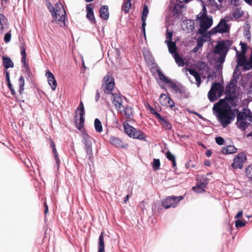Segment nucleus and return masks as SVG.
<instances>
[{
    "label": "nucleus",
    "instance_id": "79ce46f5",
    "mask_svg": "<svg viewBox=\"0 0 252 252\" xmlns=\"http://www.w3.org/2000/svg\"><path fill=\"white\" fill-rule=\"evenodd\" d=\"M47 6L48 9V10L51 13L52 16L53 18L56 17V12L55 10V7L53 6L50 1H48L47 2Z\"/></svg>",
    "mask_w": 252,
    "mask_h": 252
},
{
    "label": "nucleus",
    "instance_id": "c85d7f7f",
    "mask_svg": "<svg viewBox=\"0 0 252 252\" xmlns=\"http://www.w3.org/2000/svg\"><path fill=\"white\" fill-rule=\"evenodd\" d=\"M146 135L145 133L140 130L136 129L134 132L133 133V136L132 138H135L139 140H146Z\"/></svg>",
    "mask_w": 252,
    "mask_h": 252
},
{
    "label": "nucleus",
    "instance_id": "8fccbe9b",
    "mask_svg": "<svg viewBox=\"0 0 252 252\" xmlns=\"http://www.w3.org/2000/svg\"><path fill=\"white\" fill-rule=\"evenodd\" d=\"M160 165L159 159L154 158L153 162L152 167L154 170L156 171L159 168Z\"/></svg>",
    "mask_w": 252,
    "mask_h": 252
},
{
    "label": "nucleus",
    "instance_id": "de8ad7c7",
    "mask_svg": "<svg viewBox=\"0 0 252 252\" xmlns=\"http://www.w3.org/2000/svg\"><path fill=\"white\" fill-rule=\"evenodd\" d=\"M202 9L201 12L199 13V15L200 16L199 17H209L207 15V9L206 8L205 4L203 2H202Z\"/></svg>",
    "mask_w": 252,
    "mask_h": 252
},
{
    "label": "nucleus",
    "instance_id": "a878e982",
    "mask_svg": "<svg viewBox=\"0 0 252 252\" xmlns=\"http://www.w3.org/2000/svg\"><path fill=\"white\" fill-rule=\"evenodd\" d=\"M237 52V67L238 66H244L246 64L247 61L246 57L245 54L244 55H241V54H239V52L238 51H236Z\"/></svg>",
    "mask_w": 252,
    "mask_h": 252
},
{
    "label": "nucleus",
    "instance_id": "338daca9",
    "mask_svg": "<svg viewBox=\"0 0 252 252\" xmlns=\"http://www.w3.org/2000/svg\"><path fill=\"white\" fill-rule=\"evenodd\" d=\"M225 57L226 55H220V56L217 59L216 62L219 63V66H220V64H222L224 63Z\"/></svg>",
    "mask_w": 252,
    "mask_h": 252
},
{
    "label": "nucleus",
    "instance_id": "a18cd8bd",
    "mask_svg": "<svg viewBox=\"0 0 252 252\" xmlns=\"http://www.w3.org/2000/svg\"><path fill=\"white\" fill-rule=\"evenodd\" d=\"M85 113H79L80 119H79V126L77 127L79 130H80L84 126L85 122Z\"/></svg>",
    "mask_w": 252,
    "mask_h": 252
},
{
    "label": "nucleus",
    "instance_id": "1a4fd4ad",
    "mask_svg": "<svg viewBox=\"0 0 252 252\" xmlns=\"http://www.w3.org/2000/svg\"><path fill=\"white\" fill-rule=\"evenodd\" d=\"M111 100L112 103L115 106L118 111H120L121 108L123 107V98L126 99V98L122 96L120 93H112L111 94Z\"/></svg>",
    "mask_w": 252,
    "mask_h": 252
},
{
    "label": "nucleus",
    "instance_id": "6e6552de",
    "mask_svg": "<svg viewBox=\"0 0 252 252\" xmlns=\"http://www.w3.org/2000/svg\"><path fill=\"white\" fill-rule=\"evenodd\" d=\"M183 199V196H171L167 197L162 202V206L165 209L175 207L178 202Z\"/></svg>",
    "mask_w": 252,
    "mask_h": 252
},
{
    "label": "nucleus",
    "instance_id": "5701e85b",
    "mask_svg": "<svg viewBox=\"0 0 252 252\" xmlns=\"http://www.w3.org/2000/svg\"><path fill=\"white\" fill-rule=\"evenodd\" d=\"M59 16L60 17L58 19L57 18V17L53 18V20L52 21V22L56 21L61 27H63L65 26V18H66V13L65 12H64V14L62 13V14H61V15Z\"/></svg>",
    "mask_w": 252,
    "mask_h": 252
},
{
    "label": "nucleus",
    "instance_id": "c9c22d12",
    "mask_svg": "<svg viewBox=\"0 0 252 252\" xmlns=\"http://www.w3.org/2000/svg\"><path fill=\"white\" fill-rule=\"evenodd\" d=\"M182 8V5L180 4H175L173 8L172 12L174 14V15L176 17H179L182 13L181 9Z\"/></svg>",
    "mask_w": 252,
    "mask_h": 252
},
{
    "label": "nucleus",
    "instance_id": "393cba45",
    "mask_svg": "<svg viewBox=\"0 0 252 252\" xmlns=\"http://www.w3.org/2000/svg\"><path fill=\"white\" fill-rule=\"evenodd\" d=\"M173 57L175 60L176 63L179 66H183L185 65V62L184 60L183 59V58L177 53L176 52V50L174 49L173 48Z\"/></svg>",
    "mask_w": 252,
    "mask_h": 252
},
{
    "label": "nucleus",
    "instance_id": "9d476101",
    "mask_svg": "<svg viewBox=\"0 0 252 252\" xmlns=\"http://www.w3.org/2000/svg\"><path fill=\"white\" fill-rule=\"evenodd\" d=\"M246 159V155L243 152L240 153L234 158L233 162L231 164V167L233 169H241Z\"/></svg>",
    "mask_w": 252,
    "mask_h": 252
},
{
    "label": "nucleus",
    "instance_id": "f704fd0d",
    "mask_svg": "<svg viewBox=\"0 0 252 252\" xmlns=\"http://www.w3.org/2000/svg\"><path fill=\"white\" fill-rule=\"evenodd\" d=\"M131 6V0H125L121 7V10L124 14H126L129 10V8Z\"/></svg>",
    "mask_w": 252,
    "mask_h": 252
},
{
    "label": "nucleus",
    "instance_id": "49530a36",
    "mask_svg": "<svg viewBox=\"0 0 252 252\" xmlns=\"http://www.w3.org/2000/svg\"><path fill=\"white\" fill-rule=\"evenodd\" d=\"M234 86L233 81H231L229 83L226 85V88H225V94L228 95L229 94H231L232 93V89Z\"/></svg>",
    "mask_w": 252,
    "mask_h": 252
},
{
    "label": "nucleus",
    "instance_id": "b1692460",
    "mask_svg": "<svg viewBox=\"0 0 252 252\" xmlns=\"http://www.w3.org/2000/svg\"><path fill=\"white\" fill-rule=\"evenodd\" d=\"M2 59V65L6 69L14 67V63L9 57L3 56Z\"/></svg>",
    "mask_w": 252,
    "mask_h": 252
},
{
    "label": "nucleus",
    "instance_id": "39448f33",
    "mask_svg": "<svg viewBox=\"0 0 252 252\" xmlns=\"http://www.w3.org/2000/svg\"><path fill=\"white\" fill-rule=\"evenodd\" d=\"M115 85L114 79L107 73L103 79V84L102 87L104 92L107 94H110L112 93Z\"/></svg>",
    "mask_w": 252,
    "mask_h": 252
},
{
    "label": "nucleus",
    "instance_id": "72a5a7b5",
    "mask_svg": "<svg viewBox=\"0 0 252 252\" xmlns=\"http://www.w3.org/2000/svg\"><path fill=\"white\" fill-rule=\"evenodd\" d=\"M98 252H105L103 233H101L98 238Z\"/></svg>",
    "mask_w": 252,
    "mask_h": 252
},
{
    "label": "nucleus",
    "instance_id": "2f4dec72",
    "mask_svg": "<svg viewBox=\"0 0 252 252\" xmlns=\"http://www.w3.org/2000/svg\"><path fill=\"white\" fill-rule=\"evenodd\" d=\"M184 25H186L188 32H192L194 29V23L193 21L190 19H187L184 21Z\"/></svg>",
    "mask_w": 252,
    "mask_h": 252
},
{
    "label": "nucleus",
    "instance_id": "cd10ccee",
    "mask_svg": "<svg viewBox=\"0 0 252 252\" xmlns=\"http://www.w3.org/2000/svg\"><path fill=\"white\" fill-rule=\"evenodd\" d=\"M146 135L145 133L140 130L136 129L134 132L133 133V136L132 138H135L139 140H146Z\"/></svg>",
    "mask_w": 252,
    "mask_h": 252
},
{
    "label": "nucleus",
    "instance_id": "0e129e2a",
    "mask_svg": "<svg viewBox=\"0 0 252 252\" xmlns=\"http://www.w3.org/2000/svg\"><path fill=\"white\" fill-rule=\"evenodd\" d=\"M201 75V74H200V73H198L194 76L195 81H196V85L197 87H199L200 86V84L202 82Z\"/></svg>",
    "mask_w": 252,
    "mask_h": 252
},
{
    "label": "nucleus",
    "instance_id": "f8f14e48",
    "mask_svg": "<svg viewBox=\"0 0 252 252\" xmlns=\"http://www.w3.org/2000/svg\"><path fill=\"white\" fill-rule=\"evenodd\" d=\"M172 89L175 93H179L181 94L182 98H188L190 96V93L189 90L181 84L178 85L175 83V84L172 85Z\"/></svg>",
    "mask_w": 252,
    "mask_h": 252
},
{
    "label": "nucleus",
    "instance_id": "e2e57ef3",
    "mask_svg": "<svg viewBox=\"0 0 252 252\" xmlns=\"http://www.w3.org/2000/svg\"><path fill=\"white\" fill-rule=\"evenodd\" d=\"M220 42L225 45V47L228 49V50L232 44V41L230 40H222Z\"/></svg>",
    "mask_w": 252,
    "mask_h": 252
},
{
    "label": "nucleus",
    "instance_id": "5fc2aeb1",
    "mask_svg": "<svg viewBox=\"0 0 252 252\" xmlns=\"http://www.w3.org/2000/svg\"><path fill=\"white\" fill-rule=\"evenodd\" d=\"M250 28V26L248 25H247V26L244 28V36L248 39L251 37Z\"/></svg>",
    "mask_w": 252,
    "mask_h": 252
},
{
    "label": "nucleus",
    "instance_id": "f03ea898",
    "mask_svg": "<svg viewBox=\"0 0 252 252\" xmlns=\"http://www.w3.org/2000/svg\"><path fill=\"white\" fill-rule=\"evenodd\" d=\"M237 115V124L238 127L243 130H245L248 127L250 123L247 122L248 120L250 122L252 121V114L250 109L244 108L243 112L236 113Z\"/></svg>",
    "mask_w": 252,
    "mask_h": 252
},
{
    "label": "nucleus",
    "instance_id": "680f3d73",
    "mask_svg": "<svg viewBox=\"0 0 252 252\" xmlns=\"http://www.w3.org/2000/svg\"><path fill=\"white\" fill-rule=\"evenodd\" d=\"M240 45H241V50H242V51H241V52L240 53L241 55H244V54L246 55V53L247 49V43H246L241 42L240 43Z\"/></svg>",
    "mask_w": 252,
    "mask_h": 252
},
{
    "label": "nucleus",
    "instance_id": "bb28decb",
    "mask_svg": "<svg viewBox=\"0 0 252 252\" xmlns=\"http://www.w3.org/2000/svg\"><path fill=\"white\" fill-rule=\"evenodd\" d=\"M124 128L125 132L130 137H132L133 136V133L134 132L136 128L131 126L127 123H124Z\"/></svg>",
    "mask_w": 252,
    "mask_h": 252
},
{
    "label": "nucleus",
    "instance_id": "9b49d317",
    "mask_svg": "<svg viewBox=\"0 0 252 252\" xmlns=\"http://www.w3.org/2000/svg\"><path fill=\"white\" fill-rule=\"evenodd\" d=\"M197 67L199 70L202 71L201 76L203 78H205L206 76L209 80L212 75L210 73V68L208 64L202 61L198 62L197 63Z\"/></svg>",
    "mask_w": 252,
    "mask_h": 252
},
{
    "label": "nucleus",
    "instance_id": "c756f323",
    "mask_svg": "<svg viewBox=\"0 0 252 252\" xmlns=\"http://www.w3.org/2000/svg\"><path fill=\"white\" fill-rule=\"evenodd\" d=\"M237 151V149L234 146L231 145L227 146L226 147H223L221 150V152L223 154H231L235 153Z\"/></svg>",
    "mask_w": 252,
    "mask_h": 252
},
{
    "label": "nucleus",
    "instance_id": "4be33fe9",
    "mask_svg": "<svg viewBox=\"0 0 252 252\" xmlns=\"http://www.w3.org/2000/svg\"><path fill=\"white\" fill-rule=\"evenodd\" d=\"M7 19L2 14H0V33H2L7 27Z\"/></svg>",
    "mask_w": 252,
    "mask_h": 252
},
{
    "label": "nucleus",
    "instance_id": "58836bf2",
    "mask_svg": "<svg viewBox=\"0 0 252 252\" xmlns=\"http://www.w3.org/2000/svg\"><path fill=\"white\" fill-rule=\"evenodd\" d=\"M206 187H204L199 183H197L196 185L193 187L192 189L193 191L197 193H203L205 191V188Z\"/></svg>",
    "mask_w": 252,
    "mask_h": 252
},
{
    "label": "nucleus",
    "instance_id": "ea45409f",
    "mask_svg": "<svg viewBox=\"0 0 252 252\" xmlns=\"http://www.w3.org/2000/svg\"><path fill=\"white\" fill-rule=\"evenodd\" d=\"M159 122L165 129L169 130L172 129V126L171 124L164 118H163Z\"/></svg>",
    "mask_w": 252,
    "mask_h": 252
},
{
    "label": "nucleus",
    "instance_id": "c03bdc74",
    "mask_svg": "<svg viewBox=\"0 0 252 252\" xmlns=\"http://www.w3.org/2000/svg\"><path fill=\"white\" fill-rule=\"evenodd\" d=\"M145 59L148 63L153 64L154 65V66L152 67V68L154 69L155 68V64L157 63H155L153 57L152 55L149 54L148 55H145Z\"/></svg>",
    "mask_w": 252,
    "mask_h": 252
},
{
    "label": "nucleus",
    "instance_id": "4c0bfd02",
    "mask_svg": "<svg viewBox=\"0 0 252 252\" xmlns=\"http://www.w3.org/2000/svg\"><path fill=\"white\" fill-rule=\"evenodd\" d=\"M94 125L95 129L97 132L100 133L102 131L103 128L102 126V124L98 119L96 118L94 120Z\"/></svg>",
    "mask_w": 252,
    "mask_h": 252
},
{
    "label": "nucleus",
    "instance_id": "20e7f679",
    "mask_svg": "<svg viewBox=\"0 0 252 252\" xmlns=\"http://www.w3.org/2000/svg\"><path fill=\"white\" fill-rule=\"evenodd\" d=\"M228 17H225L221 19L219 24L209 31V36H211L218 32L220 33H227L230 31V27L227 24Z\"/></svg>",
    "mask_w": 252,
    "mask_h": 252
},
{
    "label": "nucleus",
    "instance_id": "ddd939ff",
    "mask_svg": "<svg viewBox=\"0 0 252 252\" xmlns=\"http://www.w3.org/2000/svg\"><path fill=\"white\" fill-rule=\"evenodd\" d=\"M173 37V32L172 31L169 30L168 29L166 32V40L165 41V43L167 44L169 52L171 54H173V49H176V45L175 42H173L172 41Z\"/></svg>",
    "mask_w": 252,
    "mask_h": 252
},
{
    "label": "nucleus",
    "instance_id": "4468645a",
    "mask_svg": "<svg viewBox=\"0 0 252 252\" xmlns=\"http://www.w3.org/2000/svg\"><path fill=\"white\" fill-rule=\"evenodd\" d=\"M86 18L89 20L92 24H96V21L94 16V5L93 3L87 4L86 7Z\"/></svg>",
    "mask_w": 252,
    "mask_h": 252
},
{
    "label": "nucleus",
    "instance_id": "7ed1b4c3",
    "mask_svg": "<svg viewBox=\"0 0 252 252\" xmlns=\"http://www.w3.org/2000/svg\"><path fill=\"white\" fill-rule=\"evenodd\" d=\"M223 87L220 82L213 83L208 92V97L211 102H213L220 98L223 94Z\"/></svg>",
    "mask_w": 252,
    "mask_h": 252
},
{
    "label": "nucleus",
    "instance_id": "aec40b11",
    "mask_svg": "<svg viewBox=\"0 0 252 252\" xmlns=\"http://www.w3.org/2000/svg\"><path fill=\"white\" fill-rule=\"evenodd\" d=\"M50 146L52 149V153L54 154V158L56 161V163L57 166V168H59L60 160L59 158L58 154L56 148V145L52 139H50Z\"/></svg>",
    "mask_w": 252,
    "mask_h": 252
},
{
    "label": "nucleus",
    "instance_id": "e433bc0d",
    "mask_svg": "<svg viewBox=\"0 0 252 252\" xmlns=\"http://www.w3.org/2000/svg\"><path fill=\"white\" fill-rule=\"evenodd\" d=\"M166 157L169 160L171 161L173 167L175 168L176 167V162L175 156L170 151H168L166 154Z\"/></svg>",
    "mask_w": 252,
    "mask_h": 252
},
{
    "label": "nucleus",
    "instance_id": "13d9d810",
    "mask_svg": "<svg viewBox=\"0 0 252 252\" xmlns=\"http://www.w3.org/2000/svg\"><path fill=\"white\" fill-rule=\"evenodd\" d=\"M25 73L26 79L30 81H32V74L31 71V69L25 71Z\"/></svg>",
    "mask_w": 252,
    "mask_h": 252
},
{
    "label": "nucleus",
    "instance_id": "423d86ee",
    "mask_svg": "<svg viewBox=\"0 0 252 252\" xmlns=\"http://www.w3.org/2000/svg\"><path fill=\"white\" fill-rule=\"evenodd\" d=\"M81 137L82 138V142L85 145V150L87 155H89V159L92 160L93 158V150L92 146L91 137L88 133L83 131L81 133Z\"/></svg>",
    "mask_w": 252,
    "mask_h": 252
},
{
    "label": "nucleus",
    "instance_id": "412c9836",
    "mask_svg": "<svg viewBox=\"0 0 252 252\" xmlns=\"http://www.w3.org/2000/svg\"><path fill=\"white\" fill-rule=\"evenodd\" d=\"M100 17L105 20L108 19L109 17V13L108 11V6L107 5H102L99 9Z\"/></svg>",
    "mask_w": 252,
    "mask_h": 252
},
{
    "label": "nucleus",
    "instance_id": "4d7b16f0",
    "mask_svg": "<svg viewBox=\"0 0 252 252\" xmlns=\"http://www.w3.org/2000/svg\"><path fill=\"white\" fill-rule=\"evenodd\" d=\"M252 68V63L251 62H250V61L249 60H248L247 61L246 64H245V65L243 66V68L242 69H243V71H246L247 70H249Z\"/></svg>",
    "mask_w": 252,
    "mask_h": 252
},
{
    "label": "nucleus",
    "instance_id": "3c124183",
    "mask_svg": "<svg viewBox=\"0 0 252 252\" xmlns=\"http://www.w3.org/2000/svg\"><path fill=\"white\" fill-rule=\"evenodd\" d=\"M150 107V110L151 111V113L156 116V117L158 119L159 122L163 118L161 116V115L152 107Z\"/></svg>",
    "mask_w": 252,
    "mask_h": 252
},
{
    "label": "nucleus",
    "instance_id": "774afa93",
    "mask_svg": "<svg viewBox=\"0 0 252 252\" xmlns=\"http://www.w3.org/2000/svg\"><path fill=\"white\" fill-rule=\"evenodd\" d=\"M11 34L10 31L7 32L4 36V41L5 43L9 42L11 40Z\"/></svg>",
    "mask_w": 252,
    "mask_h": 252
},
{
    "label": "nucleus",
    "instance_id": "bf43d9fd",
    "mask_svg": "<svg viewBox=\"0 0 252 252\" xmlns=\"http://www.w3.org/2000/svg\"><path fill=\"white\" fill-rule=\"evenodd\" d=\"M149 13V9L147 5H144L143 8L142 15L141 18H147V17Z\"/></svg>",
    "mask_w": 252,
    "mask_h": 252
},
{
    "label": "nucleus",
    "instance_id": "2eb2a0df",
    "mask_svg": "<svg viewBox=\"0 0 252 252\" xmlns=\"http://www.w3.org/2000/svg\"><path fill=\"white\" fill-rule=\"evenodd\" d=\"M200 20V28L199 29H203L204 30H207L212 25L213 21L212 17H197Z\"/></svg>",
    "mask_w": 252,
    "mask_h": 252
},
{
    "label": "nucleus",
    "instance_id": "864d4df0",
    "mask_svg": "<svg viewBox=\"0 0 252 252\" xmlns=\"http://www.w3.org/2000/svg\"><path fill=\"white\" fill-rule=\"evenodd\" d=\"M245 225L246 222L244 220L238 219L235 221V226L236 228L242 227L245 226Z\"/></svg>",
    "mask_w": 252,
    "mask_h": 252
},
{
    "label": "nucleus",
    "instance_id": "dca6fc26",
    "mask_svg": "<svg viewBox=\"0 0 252 252\" xmlns=\"http://www.w3.org/2000/svg\"><path fill=\"white\" fill-rule=\"evenodd\" d=\"M46 76L47 78L49 85L51 87L52 89L55 91L57 86V83L53 74L50 71L47 70Z\"/></svg>",
    "mask_w": 252,
    "mask_h": 252
},
{
    "label": "nucleus",
    "instance_id": "09e8293b",
    "mask_svg": "<svg viewBox=\"0 0 252 252\" xmlns=\"http://www.w3.org/2000/svg\"><path fill=\"white\" fill-rule=\"evenodd\" d=\"M245 173L247 177L252 180V164L250 165L246 168Z\"/></svg>",
    "mask_w": 252,
    "mask_h": 252
},
{
    "label": "nucleus",
    "instance_id": "473e14b6",
    "mask_svg": "<svg viewBox=\"0 0 252 252\" xmlns=\"http://www.w3.org/2000/svg\"><path fill=\"white\" fill-rule=\"evenodd\" d=\"M197 183H199L204 187H206L208 184L209 180L205 175L198 176L196 177Z\"/></svg>",
    "mask_w": 252,
    "mask_h": 252
},
{
    "label": "nucleus",
    "instance_id": "7c9ffc66",
    "mask_svg": "<svg viewBox=\"0 0 252 252\" xmlns=\"http://www.w3.org/2000/svg\"><path fill=\"white\" fill-rule=\"evenodd\" d=\"M55 10L56 12V18H57L58 16H60L62 13L64 14V12H65L63 4L60 2H57L55 4Z\"/></svg>",
    "mask_w": 252,
    "mask_h": 252
},
{
    "label": "nucleus",
    "instance_id": "37998d69",
    "mask_svg": "<svg viewBox=\"0 0 252 252\" xmlns=\"http://www.w3.org/2000/svg\"><path fill=\"white\" fill-rule=\"evenodd\" d=\"M167 100V102L162 100L161 105L163 106H168L170 108H172L175 106V103L174 101L170 97H166Z\"/></svg>",
    "mask_w": 252,
    "mask_h": 252
},
{
    "label": "nucleus",
    "instance_id": "f3484780",
    "mask_svg": "<svg viewBox=\"0 0 252 252\" xmlns=\"http://www.w3.org/2000/svg\"><path fill=\"white\" fill-rule=\"evenodd\" d=\"M109 142L111 144L115 147L121 148H125L124 143L122 140L118 137L111 135L109 137Z\"/></svg>",
    "mask_w": 252,
    "mask_h": 252
},
{
    "label": "nucleus",
    "instance_id": "603ef678",
    "mask_svg": "<svg viewBox=\"0 0 252 252\" xmlns=\"http://www.w3.org/2000/svg\"><path fill=\"white\" fill-rule=\"evenodd\" d=\"M206 31L203 29H199L197 33L200 34L203 37L207 38L210 36H209V32H207Z\"/></svg>",
    "mask_w": 252,
    "mask_h": 252
},
{
    "label": "nucleus",
    "instance_id": "052dcab7",
    "mask_svg": "<svg viewBox=\"0 0 252 252\" xmlns=\"http://www.w3.org/2000/svg\"><path fill=\"white\" fill-rule=\"evenodd\" d=\"M161 80H162V81H164L165 83L166 84H169V85H170V87L172 88V86L173 84H175V83L173 82L172 81H171V80L169 79L166 76H165V75L163 76V77H162V78L160 79Z\"/></svg>",
    "mask_w": 252,
    "mask_h": 252
},
{
    "label": "nucleus",
    "instance_id": "69168bd1",
    "mask_svg": "<svg viewBox=\"0 0 252 252\" xmlns=\"http://www.w3.org/2000/svg\"><path fill=\"white\" fill-rule=\"evenodd\" d=\"M225 99L228 101V102L234 101L235 99L236 98V96L232 94V93L231 94H229L228 95H226V96L224 97Z\"/></svg>",
    "mask_w": 252,
    "mask_h": 252
},
{
    "label": "nucleus",
    "instance_id": "f257e3e1",
    "mask_svg": "<svg viewBox=\"0 0 252 252\" xmlns=\"http://www.w3.org/2000/svg\"><path fill=\"white\" fill-rule=\"evenodd\" d=\"M238 112L237 108H234V111L227 112H216L214 114L217 118L218 120L223 127H225L228 125L234 120L236 113Z\"/></svg>",
    "mask_w": 252,
    "mask_h": 252
},
{
    "label": "nucleus",
    "instance_id": "0eeeda50",
    "mask_svg": "<svg viewBox=\"0 0 252 252\" xmlns=\"http://www.w3.org/2000/svg\"><path fill=\"white\" fill-rule=\"evenodd\" d=\"M214 112H227L234 111L231 106L230 105L228 101L225 98L220 99L219 102L214 105L213 108Z\"/></svg>",
    "mask_w": 252,
    "mask_h": 252
},
{
    "label": "nucleus",
    "instance_id": "a211bd4d",
    "mask_svg": "<svg viewBox=\"0 0 252 252\" xmlns=\"http://www.w3.org/2000/svg\"><path fill=\"white\" fill-rule=\"evenodd\" d=\"M214 52L216 54L219 55H226L228 52L225 45H224L220 41L218 45L215 47Z\"/></svg>",
    "mask_w": 252,
    "mask_h": 252
},
{
    "label": "nucleus",
    "instance_id": "6e6d98bb",
    "mask_svg": "<svg viewBox=\"0 0 252 252\" xmlns=\"http://www.w3.org/2000/svg\"><path fill=\"white\" fill-rule=\"evenodd\" d=\"M243 13L239 8H237L233 12V16L235 18H240L242 16Z\"/></svg>",
    "mask_w": 252,
    "mask_h": 252
},
{
    "label": "nucleus",
    "instance_id": "6ab92c4d",
    "mask_svg": "<svg viewBox=\"0 0 252 252\" xmlns=\"http://www.w3.org/2000/svg\"><path fill=\"white\" fill-rule=\"evenodd\" d=\"M121 114L124 113L126 119H130L131 117L132 116L133 113V108L131 106L127 105L126 106H124L120 111H118Z\"/></svg>",
    "mask_w": 252,
    "mask_h": 252
},
{
    "label": "nucleus",
    "instance_id": "a19ab883",
    "mask_svg": "<svg viewBox=\"0 0 252 252\" xmlns=\"http://www.w3.org/2000/svg\"><path fill=\"white\" fill-rule=\"evenodd\" d=\"M19 93L20 94H22L24 90V86H25V79L24 77L23 76H21L19 79Z\"/></svg>",
    "mask_w": 252,
    "mask_h": 252
}]
</instances>
